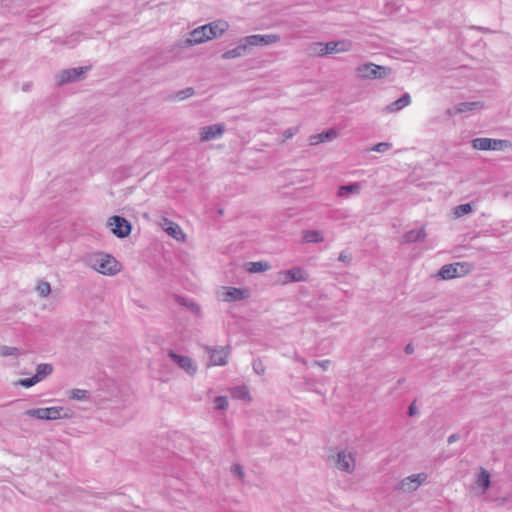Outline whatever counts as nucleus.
Wrapping results in <instances>:
<instances>
[{"label": "nucleus", "mask_w": 512, "mask_h": 512, "mask_svg": "<svg viewBox=\"0 0 512 512\" xmlns=\"http://www.w3.org/2000/svg\"><path fill=\"white\" fill-rule=\"evenodd\" d=\"M426 237V232L424 227L419 230H410L403 235L404 242L406 243H414L417 241H422Z\"/></svg>", "instance_id": "obj_21"}, {"label": "nucleus", "mask_w": 512, "mask_h": 512, "mask_svg": "<svg viewBox=\"0 0 512 512\" xmlns=\"http://www.w3.org/2000/svg\"><path fill=\"white\" fill-rule=\"evenodd\" d=\"M459 439H460V435L455 433V434L450 435L448 437L447 441H448L449 444H452V443L458 441Z\"/></svg>", "instance_id": "obj_44"}, {"label": "nucleus", "mask_w": 512, "mask_h": 512, "mask_svg": "<svg viewBox=\"0 0 512 512\" xmlns=\"http://www.w3.org/2000/svg\"><path fill=\"white\" fill-rule=\"evenodd\" d=\"M361 185L358 182L350 183L348 185H342L338 188L337 195L339 197L346 198L350 194H359Z\"/></svg>", "instance_id": "obj_20"}, {"label": "nucleus", "mask_w": 512, "mask_h": 512, "mask_svg": "<svg viewBox=\"0 0 512 512\" xmlns=\"http://www.w3.org/2000/svg\"><path fill=\"white\" fill-rule=\"evenodd\" d=\"M477 483L479 486H481L484 490L488 489L490 487V475L489 473L485 470V469H482L479 476H478V480H477Z\"/></svg>", "instance_id": "obj_30"}, {"label": "nucleus", "mask_w": 512, "mask_h": 512, "mask_svg": "<svg viewBox=\"0 0 512 512\" xmlns=\"http://www.w3.org/2000/svg\"><path fill=\"white\" fill-rule=\"evenodd\" d=\"M512 146L509 140L492 139V138H475L472 140V147L477 150H493L500 151L510 148Z\"/></svg>", "instance_id": "obj_6"}, {"label": "nucleus", "mask_w": 512, "mask_h": 512, "mask_svg": "<svg viewBox=\"0 0 512 512\" xmlns=\"http://www.w3.org/2000/svg\"><path fill=\"white\" fill-rule=\"evenodd\" d=\"M231 471H232V473L237 475L240 479L243 477V470L240 465H233Z\"/></svg>", "instance_id": "obj_40"}, {"label": "nucleus", "mask_w": 512, "mask_h": 512, "mask_svg": "<svg viewBox=\"0 0 512 512\" xmlns=\"http://www.w3.org/2000/svg\"><path fill=\"white\" fill-rule=\"evenodd\" d=\"M391 69L373 63H365L357 67V74L363 79H381L388 76Z\"/></svg>", "instance_id": "obj_7"}, {"label": "nucleus", "mask_w": 512, "mask_h": 512, "mask_svg": "<svg viewBox=\"0 0 512 512\" xmlns=\"http://www.w3.org/2000/svg\"><path fill=\"white\" fill-rule=\"evenodd\" d=\"M338 260L341 262H350L352 260V257L351 255L346 254L345 252H341L338 257Z\"/></svg>", "instance_id": "obj_41"}, {"label": "nucleus", "mask_w": 512, "mask_h": 512, "mask_svg": "<svg viewBox=\"0 0 512 512\" xmlns=\"http://www.w3.org/2000/svg\"><path fill=\"white\" fill-rule=\"evenodd\" d=\"M405 379L404 378H401L398 380V384L401 385L402 383H404Z\"/></svg>", "instance_id": "obj_49"}, {"label": "nucleus", "mask_w": 512, "mask_h": 512, "mask_svg": "<svg viewBox=\"0 0 512 512\" xmlns=\"http://www.w3.org/2000/svg\"><path fill=\"white\" fill-rule=\"evenodd\" d=\"M483 107V103L480 101L473 102H461L455 106L456 113H465L468 111L481 109Z\"/></svg>", "instance_id": "obj_24"}, {"label": "nucleus", "mask_w": 512, "mask_h": 512, "mask_svg": "<svg viewBox=\"0 0 512 512\" xmlns=\"http://www.w3.org/2000/svg\"><path fill=\"white\" fill-rule=\"evenodd\" d=\"M279 40H280V37L276 34H269V35H259L258 34V46L273 44Z\"/></svg>", "instance_id": "obj_29"}, {"label": "nucleus", "mask_w": 512, "mask_h": 512, "mask_svg": "<svg viewBox=\"0 0 512 512\" xmlns=\"http://www.w3.org/2000/svg\"><path fill=\"white\" fill-rule=\"evenodd\" d=\"M406 354H412L414 352V347L411 343L407 344L404 349Z\"/></svg>", "instance_id": "obj_46"}, {"label": "nucleus", "mask_w": 512, "mask_h": 512, "mask_svg": "<svg viewBox=\"0 0 512 512\" xmlns=\"http://www.w3.org/2000/svg\"><path fill=\"white\" fill-rule=\"evenodd\" d=\"M230 393L233 398L242 400V401H251L252 398L250 396V392L245 385L235 386L230 389Z\"/></svg>", "instance_id": "obj_22"}, {"label": "nucleus", "mask_w": 512, "mask_h": 512, "mask_svg": "<svg viewBox=\"0 0 512 512\" xmlns=\"http://www.w3.org/2000/svg\"><path fill=\"white\" fill-rule=\"evenodd\" d=\"M215 410H226L228 408V399L226 396H218L213 400Z\"/></svg>", "instance_id": "obj_32"}, {"label": "nucleus", "mask_w": 512, "mask_h": 512, "mask_svg": "<svg viewBox=\"0 0 512 512\" xmlns=\"http://www.w3.org/2000/svg\"><path fill=\"white\" fill-rule=\"evenodd\" d=\"M87 70V67H74L62 70L56 76L57 84L64 85L78 81L83 78Z\"/></svg>", "instance_id": "obj_13"}, {"label": "nucleus", "mask_w": 512, "mask_h": 512, "mask_svg": "<svg viewBox=\"0 0 512 512\" xmlns=\"http://www.w3.org/2000/svg\"><path fill=\"white\" fill-rule=\"evenodd\" d=\"M303 239L307 243H319L324 240L322 234L318 230H306L303 232Z\"/></svg>", "instance_id": "obj_26"}, {"label": "nucleus", "mask_w": 512, "mask_h": 512, "mask_svg": "<svg viewBox=\"0 0 512 512\" xmlns=\"http://www.w3.org/2000/svg\"><path fill=\"white\" fill-rule=\"evenodd\" d=\"M53 372V366L48 363H41L36 367V374L34 375L37 380L40 382L48 375Z\"/></svg>", "instance_id": "obj_25"}, {"label": "nucleus", "mask_w": 512, "mask_h": 512, "mask_svg": "<svg viewBox=\"0 0 512 512\" xmlns=\"http://www.w3.org/2000/svg\"><path fill=\"white\" fill-rule=\"evenodd\" d=\"M256 45V35L248 36L238 43V45L222 54V58L225 60L238 58L245 56L252 50V47Z\"/></svg>", "instance_id": "obj_8"}, {"label": "nucleus", "mask_w": 512, "mask_h": 512, "mask_svg": "<svg viewBox=\"0 0 512 512\" xmlns=\"http://www.w3.org/2000/svg\"><path fill=\"white\" fill-rule=\"evenodd\" d=\"M188 307H189L192 311H194L195 313H199V312H200V307H199V305H198V304H196V303L191 302V303L188 305Z\"/></svg>", "instance_id": "obj_45"}, {"label": "nucleus", "mask_w": 512, "mask_h": 512, "mask_svg": "<svg viewBox=\"0 0 512 512\" xmlns=\"http://www.w3.org/2000/svg\"><path fill=\"white\" fill-rule=\"evenodd\" d=\"M338 137V131L334 128H330L318 134L311 135L309 138L310 145H318L324 142L333 141Z\"/></svg>", "instance_id": "obj_18"}, {"label": "nucleus", "mask_w": 512, "mask_h": 512, "mask_svg": "<svg viewBox=\"0 0 512 512\" xmlns=\"http://www.w3.org/2000/svg\"><path fill=\"white\" fill-rule=\"evenodd\" d=\"M229 29L225 20H215L208 24L201 25L190 31L187 36L176 44L179 48H188L203 44L212 39L221 37Z\"/></svg>", "instance_id": "obj_1"}, {"label": "nucleus", "mask_w": 512, "mask_h": 512, "mask_svg": "<svg viewBox=\"0 0 512 512\" xmlns=\"http://www.w3.org/2000/svg\"><path fill=\"white\" fill-rule=\"evenodd\" d=\"M86 265L104 276H115L122 270L121 263L113 255L104 252L88 255Z\"/></svg>", "instance_id": "obj_2"}, {"label": "nucleus", "mask_w": 512, "mask_h": 512, "mask_svg": "<svg viewBox=\"0 0 512 512\" xmlns=\"http://www.w3.org/2000/svg\"><path fill=\"white\" fill-rule=\"evenodd\" d=\"M194 95V89L189 87V88H186L184 90H181L177 93L176 97L179 99V100H185L191 96Z\"/></svg>", "instance_id": "obj_35"}, {"label": "nucleus", "mask_w": 512, "mask_h": 512, "mask_svg": "<svg viewBox=\"0 0 512 512\" xmlns=\"http://www.w3.org/2000/svg\"><path fill=\"white\" fill-rule=\"evenodd\" d=\"M295 360L302 363V364H306L307 361L303 358V357H300L299 355H295Z\"/></svg>", "instance_id": "obj_48"}, {"label": "nucleus", "mask_w": 512, "mask_h": 512, "mask_svg": "<svg viewBox=\"0 0 512 512\" xmlns=\"http://www.w3.org/2000/svg\"><path fill=\"white\" fill-rule=\"evenodd\" d=\"M351 48L352 43L348 40L330 41L327 43L318 42L314 44V52L319 56L347 52Z\"/></svg>", "instance_id": "obj_5"}, {"label": "nucleus", "mask_w": 512, "mask_h": 512, "mask_svg": "<svg viewBox=\"0 0 512 512\" xmlns=\"http://www.w3.org/2000/svg\"><path fill=\"white\" fill-rule=\"evenodd\" d=\"M283 284L308 280V274L299 267L279 272V279Z\"/></svg>", "instance_id": "obj_16"}, {"label": "nucleus", "mask_w": 512, "mask_h": 512, "mask_svg": "<svg viewBox=\"0 0 512 512\" xmlns=\"http://www.w3.org/2000/svg\"><path fill=\"white\" fill-rule=\"evenodd\" d=\"M418 413V409L417 407L415 406V403H411L408 407V415L409 416H414Z\"/></svg>", "instance_id": "obj_42"}, {"label": "nucleus", "mask_w": 512, "mask_h": 512, "mask_svg": "<svg viewBox=\"0 0 512 512\" xmlns=\"http://www.w3.org/2000/svg\"><path fill=\"white\" fill-rule=\"evenodd\" d=\"M38 382L39 381L37 380V378L35 376H33L31 378H25V379L19 380V385H21L23 387H26V388H29V387L34 386Z\"/></svg>", "instance_id": "obj_36"}, {"label": "nucleus", "mask_w": 512, "mask_h": 512, "mask_svg": "<svg viewBox=\"0 0 512 512\" xmlns=\"http://www.w3.org/2000/svg\"><path fill=\"white\" fill-rule=\"evenodd\" d=\"M411 103V97L408 93H404L399 99L392 102L390 105L386 107V110L390 113L398 112L404 107L408 106Z\"/></svg>", "instance_id": "obj_19"}, {"label": "nucleus", "mask_w": 512, "mask_h": 512, "mask_svg": "<svg viewBox=\"0 0 512 512\" xmlns=\"http://www.w3.org/2000/svg\"><path fill=\"white\" fill-rule=\"evenodd\" d=\"M107 225L118 238H125L131 233V224L121 216L110 217Z\"/></svg>", "instance_id": "obj_12"}, {"label": "nucleus", "mask_w": 512, "mask_h": 512, "mask_svg": "<svg viewBox=\"0 0 512 512\" xmlns=\"http://www.w3.org/2000/svg\"><path fill=\"white\" fill-rule=\"evenodd\" d=\"M68 396L70 399L78 400V401H86L89 397V391L85 389H72L68 392Z\"/></svg>", "instance_id": "obj_27"}, {"label": "nucleus", "mask_w": 512, "mask_h": 512, "mask_svg": "<svg viewBox=\"0 0 512 512\" xmlns=\"http://www.w3.org/2000/svg\"><path fill=\"white\" fill-rule=\"evenodd\" d=\"M392 147V144L389 142H380L374 145L371 150L379 153H384Z\"/></svg>", "instance_id": "obj_34"}, {"label": "nucleus", "mask_w": 512, "mask_h": 512, "mask_svg": "<svg viewBox=\"0 0 512 512\" xmlns=\"http://www.w3.org/2000/svg\"><path fill=\"white\" fill-rule=\"evenodd\" d=\"M298 132V128L297 127H290L288 129H286L284 132H283V139H282V142L288 140V139H291L294 135H296Z\"/></svg>", "instance_id": "obj_37"}, {"label": "nucleus", "mask_w": 512, "mask_h": 512, "mask_svg": "<svg viewBox=\"0 0 512 512\" xmlns=\"http://www.w3.org/2000/svg\"><path fill=\"white\" fill-rule=\"evenodd\" d=\"M161 227L169 236L175 240L179 242L185 241L186 235L177 223L165 218L161 223Z\"/></svg>", "instance_id": "obj_17"}, {"label": "nucleus", "mask_w": 512, "mask_h": 512, "mask_svg": "<svg viewBox=\"0 0 512 512\" xmlns=\"http://www.w3.org/2000/svg\"><path fill=\"white\" fill-rule=\"evenodd\" d=\"M225 125L222 123L203 126L199 129V138L201 142H208L220 139L225 132Z\"/></svg>", "instance_id": "obj_14"}, {"label": "nucleus", "mask_w": 512, "mask_h": 512, "mask_svg": "<svg viewBox=\"0 0 512 512\" xmlns=\"http://www.w3.org/2000/svg\"><path fill=\"white\" fill-rule=\"evenodd\" d=\"M252 291L245 287L221 286L216 291V297L222 302H238L248 299Z\"/></svg>", "instance_id": "obj_4"}, {"label": "nucleus", "mask_w": 512, "mask_h": 512, "mask_svg": "<svg viewBox=\"0 0 512 512\" xmlns=\"http://www.w3.org/2000/svg\"><path fill=\"white\" fill-rule=\"evenodd\" d=\"M209 356L208 366H224L228 363L230 350L228 347H206Z\"/></svg>", "instance_id": "obj_11"}, {"label": "nucleus", "mask_w": 512, "mask_h": 512, "mask_svg": "<svg viewBox=\"0 0 512 512\" xmlns=\"http://www.w3.org/2000/svg\"><path fill=\"white\" fill-rule=\"evenodd\" d=\"M269 265L266 262L258 261V272L266 271Z\"/></svg>", "instance_id": "obj_43"}, {"label": "nucleus", "mask_w": 512, "mask_h": 512, "mask_svg": "<svg viewBox=\"0 0 512 512\" xmlns=\"http://www.w3.org/2000/svg\"><path fill=\"white\" fill-rule=\"evenodd\" d=\"M334 465L341 471L352 473L355 469V458L351 452L340 451L336 454Z\"/></svg>", "instance_id": "obj_15"}, {"label": "nucleus", "mask_w": 512, "mask_h": 512, "mask_svg": "<svg viewBox=\"0 0 512 512\" xmlns=\"http://www.w3.org/2000/svg\"><path fill=\"white\" fill-rule=\"evenodd\" d=\"M20 355V350L16 347L0 345V357H11Z\"/></svg>", "instance_id": "obj_28"}, {"label": "nucleus", "mask_w": 512, "mask_h": 512, "mask_svg": "<svg viewBox=\"0 0 512 512\" xmlns=\"http://www.w3.org/2000/svg\"><path fill=\"white\" fill-rule=\"evenodd\" d=\"M452 266L456 267V272H461V276L464 275L467 272L466 267L469 266L468 263H453Z\"/></svg>", "instance_id": "obj_38"}, {"label": "nucleus", "mask_w": 512, "mask_h": 512, "mask_svg": "<svg viewBox=\"0 0 512 512\" xmlns=\"http://www.w3.org/2000/svg\"><path fill=\"white\" fill-rule=\"evenodd\" d=\"M470 212H472V206L470 203L458 205L454 209V214L458 218L469 214Z\"/></svg>", "instance_id": "obj_31"}, {"label": "nucleus", "mask_w": 512, "mask_h": 512, "mask_svg": "<svg viewBox=\"0 0 512 512\" xmlns=\"http://www.w3.org/2000/svg\"><path fill=\"white\" fill-rule=\"evenodd\" d=\"M330 364H331V361L328 359L313 362L314 366H318V367L322 368L323 370H327L330 367Z\"/></svg>", "instance_id": "obj_39"}, {"label": "nucleus", "mask_w": 512, "mask_h": 512, "mask_svg": "<svg viewBox=\"0 0 512 512\" xmlns=\"http://www.w3.org/2000/svg\"><path fill=\"white\" fill-rule=\"evenodd\" d=\"M247 266H248L247 270L249 272H252V273L256 272V262H250V263H248Z\"/></svg>", "instance_id": "obj_47"}, {"label": "nucleus", "mask_w": 512, "mask_h": 512, "mask_svg": "<svg viewBox=\"0 0 512 512\" xmlns=\"http://www.w3.org/2000/svg\"><path fill=\"white\" fill-rule=\"evenodd\" d=\"M25 415L37 420L54 421L71 419L74 416L72 409L63 406L33 408L25 411Z\"/></svg>", "instance_id": "obj_3"}, {"label": "nucleus", "mask_w": 512, "mask_h": 512, "mask_svg": "<svg viewBox=\"0 0 512 512\" xmlns=\"http://www.w3.org/2000/svg\"><path fill=\"white\" fill-rule=\"evenodd\" d=\"M427 478L428 476L424 472L412 474L402 479L396 489L404 493L414 492L426 482Z\"/></svg>", "instance_id": "obj_9"}, {"label": "nucleus", "mask_w": 512, "mask_h": 512, "mask_svg": "<svg viewBox=\"0 0 512 512\" xmlns=\"http://www.w3.org/2000/svg\"><path fill=\"white\" fill-rule=\"evenodd\" d=\"M169 358L189 376H195L198 371L196 362L189 356L177 354L174 351H169Z\"/></svg>", "instance_id": "obj_10"}, {"label": "nucleus", "mask_w": 512, "mask_h": 512, "mask_svg": "<svg viewBox=\"0 0 512 512\" xmlns=\"http://www.w3.org/2000/svg\"><path fill=\"white\" fill-rule=\"evenodd\" d=\"M438 276L444 280H448L455 277H460L461 272H456V267L452 266V264H446L441 267L438 272Z\"/></svg>", "instance_id": "obj_23"}, {"label": "nucleus", "mask_w": 512, "mask_h": 512, "mask_svg": "<svg viewBox=\"0 0 512 512\" xmlns=\"http://www.w3.org/2000/svg\"><path fill=\"white\" fill-rule=\"evenodd\" d=\"M36 290L40 296L47 297L51 292V287L48 282L40 281L36 286Z\"/></svg>", "instance_id": "obj_33"}]
</instances>
